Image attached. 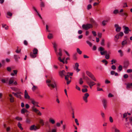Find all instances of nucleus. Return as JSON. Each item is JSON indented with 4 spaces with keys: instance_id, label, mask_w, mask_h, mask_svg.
Returning a JSON list of instances; mask_svg holds the SVG:
<instances>
[{
    "instance_id": "f257e3e1",
    "label": "nucleus",
    "mask_w": 132,
    "mask_h": 132,
    "mask_svg": "<svg viewBox=\"0 0 132 132\" xmlns=\"http://www.w3.org/2000/svg\"><path fill=\"white\" fill-rule=\"evenodd\" d=\"M46 83L48 86L49 87H51L53 88H56L57 85L55 81L53 79L50 80L48 79L46 80Z\"/></svg>"
},
{
    "instance_id": "f03ea898",
    "label": "nucleus",
    "mask_w": 132,
    "mask_h": 132,
    "mask_svg": "<svg viewBox=\"0 0 132 132\" xmlns=\"http://www.w3.org/2000/svg\"><path fill=\"white\" fill-rule=\"evenodd\" d=\"M82 28L86 30H87L93 27L92 24L88 23L86 24H83L82 26Z\"/></svg>"
},
{
    "instance_id": "7ed1b4c3",
    "label": "nucleus",
    "mask_w": 132,
    "mask_h": 132,
    "mask_svg": "<svg viewBox=\"0 0 132 132\" xmlns=\"http://www.w3.org/2000/svg\"><path fill=\"white\" fill-rule=\"evenodd\" d=\"M40 128V126L39 125L37 126L34 125L30 126L29 129L31 130L36 131L39 129Z\"/></svg>"
},
{
    "instance_id": "20e7f679",
    "label": "nucleus",
    "mask_w": 132,
    "mask_h": 132,
    "mask_svg": "<svg viewBox=\"0 0 132 132\" xmlns=\"http://www.w3.org/2000/svg\"><path fill=\"white\" fill-rule=\"evenodd\" d=\"M87 75L90 77L91 79L95 81H96L97 80L94 76L90 72L87 71L86 72Z\"/></svg>"
},
{
    "instance_id": "39448f33",
    "label": "nucleus",
    "mask_w": 132,
    "mask_h": 132,
    "mask_svg": "<svg viewBox=\"0 0 132 132\" xmlns=\"http://www.w3.org/2000/svg\"><path fill=\"white\" fill-rule=\"evenodd\" d=\"M89 96V94L88 93H86L85 94L82 96V99L86 103L88 102L87 98Z\"/></svg>"
},
{
    "instance_id": "423d86ee",
    "label": "nucleus",
    "mask_w": 132,
    "mask_h": 132,
    "mask_svg": "<svg viewBox=\"0 0 132 132\" xmlns=\"http://www.w3.org/2000/svg\"><path fill=\"white\" fill-rule=\"evenodd\" d=\"M98 51H100V53L102 55H104L105 54H106L107 52L106 51H104V48L102 47H100L98 48Z\"/></svg>"
},
{
    "instance_id": "0eeeda50",
    "label": "nucleus",
    "mask_w": 132,
    "mask_h": 132,
    "mask_svg": "<svg viewBox=\"0 0 132 132\" xmlns=\"http://www.w3.org/2000/svg\"><path fill=\"white\" fill-rule=\"evenodd\" d=\"M32 109L33 111L36 113L37 114L41 116L42 115L41 113L38 110L35 108L34 106L32 107Z\"/></svg>"
},
{
    "instance_id": "6e6552de",
    "label": "nucleus",
    "mask_w": 132,
    "mask_h": 132,
    "mask_svg": "<svg viewBox=\"0 0 132 132\" xmlns=\"http://www.w3.org/2000/svg\"><path fill=\"white\" fill-rule=\"evenodd\" d=\"M123 28L124 29V32L125 34H128L129 31H131V30L129 29L128 27L123 26Z\"/></svg>"
},
{
    "instance_id": "1a4fd4ad",
    "label": "nucleus",
    "mask_w": 132,
    "mask_h": 132,
    "mask_svg": "<svg viewBox=\"0 0 132 132\" xmlns=\"http://www.w3.org/2000/svg\"><path fill=\"white\" fill-rule=\"evenodd\" d=\"M87 83L88 85H90L94 86L96 84L95 82L92 81L88 77H87Z\"/></svg>"
},
{
    "instance_id": "9d476101",
    "label": "nucleus",
    "mask_w": 132,
    "mask_h": 132,
    "mask_svg": "<svg viewBox=\"0 0 132 132\" xmlns=\"http://www.w3.org/2000/svg\"><path fill=\"white\" fill-rule=\"evenodd\" d=\"M21 92H18L16 93H14L13 92L12 94H14V95L16 97L19 98H21V95L20 94H21Z\"/></svg>"
},
{
    "instance_id": "9b49d317",
    "label": "nucleus",
    "mask_w": 132,
    "mask_h": 132,
    "mask_svg": "<svg viewBox=\"0 0 132 132\" xmlns=\"http://www.w3.org/2000/svg\"><path fill=\"white\" fill-rule=\"evenodd\" d=\"M79 65L78 63H76L75 64V65L73 67L74 70H75L77 72H78L80 70L78 68Z\"/></svg>"
},
{
    "instance_id": "f8f14e48",
    "label": "nucleus",
    "mask_w": 132,
    "mask_h": 132,
    "mask_svg": "<svg viewBox=\"0 0 132 132\" xmlns=\"http://www.w3.org/2000/svg\"><path fill=\"white\" fill-rule=\"evenodd\" d=\"M102 102L103 104V106L105 109L107 107V100L105 99H103L102 100Z\"/></svg>"
},
{
    "instance_id": "ddd939ff",
    "label": "nucleus",
    "mask_w": 132,
    "mask_h": 132,
    "mask_svg": "<svg viewBox=\"0 0 132 132\" xmlns=\"http://www.w3.org/2000/svg\"><path fill=\"white\" fill-rule=\"evenodd\" d=\"M114 27L116 28V30L117 32H120L121 29V27L117 24H115Z\"/></svg>"
},
{
    "instance_id": "4468645a",
    "label": "nucleus",
    "mask_w": 132,
    "mask_h": 132,
    "mask_svg": "<svg viewBox=\"0 0 132 132\" xmlns=\"http://www.w3.org/2000/svg\"><path fill=\"white\" fill-rule=\"evenodd\" d=\"M52 44L53 45V47L54 49L55 52L56 53V55H57V45L55 42H53V43H52Z\"/></svg>"
},
{
    "instance_id": "2eb2a0df",
    "label": "nucleus",
    "mask_w": 132,
    "mask_h": 132,
    "mask_svg": "<svg viewBox=\"0 0 132 132\" xmlns=\"http://www.w3.org/2000/svg\"><path fill=\"white\" fill-rule=\"evenodd\" d=\"M59 73V75L61 77H63L64 76H65L66 75V72L64 70L60 71Z\"/></svg>"
},
{
    "instance_id": "dca6fc26",
    "label": "nucleus",
    "mask_w": 132,
    "mask_h": 132,
    "mask_svg": "<svg viewBox=\"0 0 132 132\" xmlns=\"http://www.w3.org/2000/svg\"><path fill=\"white\" fill-rule=\"evenodd\" d=\"M24 97L26 99H29L30 98V96L28 95V93L26 90H25Z\"/></svg>"
},
{
    "instance_id": "f3484780",
    "label": "nucleus",
    "mask_w": 132,
    "mask_h": 132,
    "mask_svg": "<svg viewBox=\"0 0 132 132\" xmlns=\"http://www.w3.org/2000/svg\"><path fill=\"white\" fill-rule=\"evenodd\" d=\"M38 120L39 123L42 126H43L44 125V120L43 119L40 118H39Z\"/></svg>"
},
{
    "instance_id": "a211bd4d",
    "label": "nucleus",
    "mask_w": 132,
    "mask_h": 132,
    "mask_svg": "<svg viewBox=\"0 0 132 132\" xmlns=\"http://www.w3.org/2000/svg\"><path fill=\"white\" fill-rule=\"evenodd\" d=\"M14 81V78L13 77H11L9 80L8 84L9 85L12 84Z\"/></svg>"
},
{
    "instance_id": "6ab92c4d",
    "label": "nucleus",
    "mask_w": 132,
    "mask_h": 132,
    "mask_svg": "<svg viewBox=\"0 0 132 132\" xmlns=\"http://www.w3.org/2000/svg\"><path fill=\"white\" fill-rule=\"evenodd\" d=\"M129 65V62L128 61H125L124 63L123 68H126Z\"/></svg>"
},
{
    "instance_id": "aec40b11",
    "label": "nucleus",
    "mask_w": 132,
    "mask_h": 132,
    "mask_svg": "<svg viewBox=\"0 0 132 132\" xmlns=\"http://www.w3.org/2000/svg\"><path fill=\"white\" fill-rule=\"evenodd\" d=\"M31 102L34 105H36V106L38 107H39V106L38 105L39 103L33 100H31Z\"/></svg>"
},
{
    "instance_id": "412c9836",
    "label": "nucleus",
    "mask_w": 132,
    "mask_h": 132,
    "mask_svg": "<svg viewBox=\"0 0 132 132\" xmlns=\"http://www.w3.org/2000/svg\"><path fill=\"white\" fill-rule=\"evenodd\" d=\"M112 128L114 130V132H121L120 130L117 128L115 126H114Z\"/></svg>"
},
{
    "instance_id": "4be33fe9",
    "label": "nucleus",
    "mask_w": 132,
    "mask_h": 132,
    "mask_svg": "<svg viewBox=\"0 0 132 132\" xmlns=\"http://www.w3.org/2000/svg\"><path fill=\"white\" fill-rule=\"evenodd\" d=\"M21 112L22 114H24L25 113H27L28 112V111L24 108L22 109L21 110Z\"/></svg>"
},
{
    "instance_id": "5701e85b",
    "label": "nucleus",
    "mask_w": 132,
    "mask_h": 132,
    "mask_svg": "<svg viewBox=\"0 0 132 132\" xmlns=\"http://www.w3.org/2000/svg\"><path fill=\"white\" fill-rule=\"evenodd\" d=\"M2 25V28H4L6 30H7L8 29L9 27L6 24L3 23Z\"/></svg>"
},
{
    "instance_id": "b1692460",
    "label": "nucleus",
    "mask_w": 132,
    "mask_h": 132,
    "mask_svg": "<svg viewBox=\"0 0 132 132\" xmlns=\"http://www.w3.org/2000/svg\"><path fill=\"white\" fill-rule=\"evenodd\" d=\"M58 59L60 61V62L63 63V64H64L65 63V58H63L62 59H61V57L60 56L58 57Z\"/></svg>"
},
{
    "instance_id": "393cba45",
    "label": "nucleus",
    "mask_w": 132,
    "mask_h": 132,
    "mask_svg": "<svg viewBox=\"0 0 132 132\" xmlns=\"http://www.w3.org/2000/svg\"><path fill=\"white\" fill-rule=\"evenodd\" d=\"M90 22L92 23L93 24L96 26L97 25V24L94 20L93 19H91L90 20Z\"/></svg>"
},
{
    "instance_id": "a878e982",
    "label": "nucleus",
    "mask_w": 132,
    "mask_h": 132,
    "mask_svg": "<svg viewBox=\"0 0 132 132\" xmlns=\"http://www.w3.org/2000/svg\"><path fill=\"white\" fill-rule=\"evenodd\" d=\"M30 56L32 58H34L36 57V54L32 52L30 53Z\"/></svg>"
},
{
    "instance_id": "bb28decb",
    "label": "nucleus",
    "mask_w": 132,
    "mask_h": 132,
    "mask_svg": "<svg viewBox=\"0 0 132 132\" xmlns=\"http://www.w3.org/2000/svg\"><path fill=\"white\" fill-rule=\"evenodd\" d=\"M110 20V19L107 20H104L102 22V25L103 26H105L106 24V23L108 22Z\"/></svg>"
},
{
    "instance_id": "cd10ccee",
    "label": "nucleus",
    "mask_w": 132,
    "mask_h": 132,
    "mask_svg": "<svg viewBox=\"0 0 132 132\" xmlns=\"http://www.w3.org/2000/svg\"><path fill=\"white\" fill-rule=\"evenodd\" d=\"M9 78H6L5 79H2L1 81L2 83H7V81L8 80Z\"/></svg>"
},
{
    "instance_id": "c85d7f7f",
    "label": "nucleus",
    "mask_w": 132,
    "mask_h": 132,
    "mask_svg": "<svg viewBox=\"0 0 132 132\" xmlns=\"http://www.w3.org/2000/svg\"><path fill=\"white\" fill-rule=\"evenodd\" d=\"M38 50L37 48H35L33 50V52L32 53L36 54H37L38 53Z\"/></svg>"
},
{
    "instance_id": "c756f323",
    "label": "nucleus",
    "mask_w": 132,
    "mask_h": 132,
    "mask_svg": "<svg viewBox=\"0 0 132 132\" xmlns=\"http://www.w3.org/2000/svg\"><path fill=\"white\" fill-rule=\"evenodd\" d=\"M49 122L53 124H54L55 123L54 120L53 119L50 118L49 120Z\"/></svg>"
},
{
    "instance_id": "7c9ffc66",
    "label": "nucleus",
    "mask_w": 132,
    "mask_h": 132,
    "mask_svg": "<svg viewBox=\"0 0 132 132\" xmlns=\"http://www.w3.org/2000/svg\"><path fill=\"white\" fill-rule=\"evenodd\" d=\"M17 125L18 127L21 130H23V128L22 127L21 124L19 122L18 123Z\"/></svg>"
},
{
    "instance_id": "2f4dec72",
    "label": "nucleus",
    "mask_w": 132,
    "mask_h": 132,
    "mask_svg": "<svg viewBox=\"0 0 132 132\" xmlns=\"http://www.w3.org/2000/svg\"><path fill=\"white\" fill-rule=\"evenodd\" d=\"M59 52L58 53L57 52V55H58L61 56L62 55L61 50V49H59Z\"/></svg>"
},
{
    "instance_id": "473e14b6",
    "label": "nucleus",
    "mask_w": 132,
    "mask_h": 132,
    "mask_svg": "<svg viewBox=\"0 0 132 132\" xmlns=\"http://www.w3.org/2000/svg\"><path fill=\"white\" fill-rule=\"evenodd\" d=\"M53 38V35H52L51 34H49L48 35V38L49 39H52Z\"/></svg>"
},
{
    "instance_id": "72a5a7b5",
    "label": "nucleus",
    "mask_w": 132,
    "mask_h": 132,
    "mask_svg": "<svg viewBox=\"0 0 132 132\" xmlns=\"http://www.w3.org/2000/svg\"><path fill=\"white\" fill-rule=\"evenodd\" d=\"M127 44V42L126 40L123 41L121 43L122 45L124 46Z\"/></svg>"
},
{
    "instance_id": "f704fd0d",
    "label": "nucleus",
    "mask_w": 132,
    "mask_h": 132,
    "mask_svg": "<svg viewBox=\"0 0 132 132\" xmlns=\"http://www.w3.org/2000/svg\"><path fill=\"white\" fill-rule=\"evenodd\" d=\"M77 52L79 54H81L82 53V52L80 50L79 48H77Z\"/></svg>"
},
{
    "instance_id": "c9c22d12",
    "label": "nucleus",
    "mask_w": 132,
    "mask_h": 132,
    "mask_svg": "<svg viewBox=\"0 0 132 132\" xmlns=\"http://www.w3.org/2000/svg\"><path fill=\"white\" fill-rule=\"evenodd\" d=\"M118 52L120 53V56H122L123 55V53L121 50H119Z\"/></svg>"
},
{
    "instance_id": "e433bc0d",
    "label": "nucleus",
    "mask_w": 132,
    "mask_h": 132,
    "mask_svg": "<svg viewBox=\"0 0 132 132\" xmlns=\"http://www.w3.org/2000/svg\"><path fill=\"white\" fill-rule=\"evenodd\" d=\"M12 13H11V12H9L7 13L6 17L7 18H9V17L7 16V15H9L10 16H12Z\"/></svg>"
},
{
    "instance_id": "4c0bfd02",
    "label": "nucleus",
    "mask_w": 132,
    "mask_h": 132,
    "mask_svg": "<svg viewBox=\"0 0 132 132\" xmlns=\"http://www.w3.org/2000/svg\"><path fill=\"white\" fill-rule=\"evenodd\" d=\"M119 13V11L117 9L113 11V14H117Z\"/></svg>"
},
{
    "instance_id": "58836bf2",
    "label": "nucleus",
    "mask_w": 132,
    "mask_h": 132,
    "mask_svg": "<svg viewBox=\"0 0 132 132\" xmlns=\"http://www.w3.org/2000/svg\"><path fill=\"white\" fill-rule=\"evenodd\" d=\"M83 83V81L81 78H80L79 81V83L80 85H82Z\"/></svg>"
},
{
    "instance_id": "ea45409f",
    "label": "nucleus",
    "mask_w": 132,
    "mask_h": 132,
    "mask_svg": "<svg viewBox=\"0 0 132 132\" xmlns=\"http://www.w3.org/2000/svg\"><path fill=\"white\" fill-rule=\"evenodd\" d=\"M86 43L89 45L90 47H91L92 46V44L89 41L87 40L86 41Z\"/></svg>"
},
{
    "instance_id": "a19ab883",
    "label": "nucleus",
    "mask_w": 132,
    "mask_h": 132,
    "mask_svg": "<svg viewBox=\"0 0 132 132\" xmlns=\"http://www.w3.org/2000/svg\"><path fill=\"white\" fill-rule=\"evenodd\" d=\"M115 38L117 39V40H116L115 39V40L116 42H117V40L119 38V36L118 34H117L115 36Z\"/></svg>"
},
{
    "instance_id": "79ce46f5",
    "label": "nucleus",
    "mask_w": 132,
    "mask_h": 132,
    "mask_svg": "<svg viewBox=\"0 0 132 132\" xmlns=\"http://www.w3.org/2000/svg\"><path fill=\"white\" fill-rule=\"evenodd\" d=\"M82 91L83 93H86L87 92L88 90L87 88H82Z\"/></svg>"
},
{
    "instance_id": "37998d69",
    "label": "nucleus",
    "mask_w": 132,
    "mask_h": 132,
    "mask_svg": "<svg viewBox=\"0 0 132 132\" xmlns=\"http://www.w3.org/2000/svg\"><path fill=\"white\" fill-rule=\"evenodd\" d=\"M37 88V86L33 85V87L32 88V89L33 91H34Z\"/></svg>"
},
{
    "instance_id": "c03bdc74",
    "label": "nucleus",
    "mask_w": 132,
    "mask_h": 132,
    "mask_svg": "<svg viewBox=\"0 0 132 132\" xmlns=\"http://www.w3.org/2000/svg\"><path fill=\"white\" fill-rule=\"evenodd\" d=\"M15 119L18 120H22V118L21 117H15Z\"/></svg>"
},
{
    "instance_id": "a18cd8bd",
    "label": "nucleus",
    "mask_w": 132,
    "mask_h": 132,
    "mask_svg": "<svg viewBox=\"0 0 132 132\" xmlns=\"http://www.w3.org/2000/svg\"><path fill=\"white\" fill-rule=\"evenodd\" d=\"M102 62L103 63H105V65H106L108 63V62L105 59L103 60L102 61Z\"/></svg>"
},
{
    "instance_id": "49530a36",
    "label": "nucleus",
    "mask_w": 132,
    "mask_h": 132,
    "mask_svg": "<svg viewBox=\"0 0 132 132\" xmlns=\"http://www.w3.org/2000/svg\"><path fill=\"white\" fill-rule=\"evenodd\" d=\"M92 7V6L90 4H89L87 5V9L88 10H89L90 9H91Z\"/></svg>"
},
{
    "instance_id": "de8ad7c7",
    "label": "nucleus",
    "mask_w": 132,
    "mask_h": 132,
    "mask_svg": "<svg viewBox=\"0 0 132 132\" xmlns=\"http://www.w3.org/2000/svg\"><path fill=\"white\" fill-rule=\"evenodd\" d=\"M118 68L119 71H121L122 70V67L121 65H120L119 66Z\"/></svg>"
},
{
    "instance_id": "09e8293b",
    "label": "nucleus",
    "mask_w": 132,
    "mask_h": 132,
    "mask_svg": "<svg viewBox=\"0 0 132 132\" xmlns=\"http://www.w3.org/2000/svg\"><path fill=\"white\" fill-rule=\"evenodd\" d=\"M119 37L121 36V37H122L123 35V32H120L119 34H118Z\"/></svg>"
},
{
    "instance_id": "8fccbe9b",
    "label": "nucleus",
    "mask_w": 132,
    "mask_h": 132,
    "mask_svg": "<svg viewBox=\"0 0 132 132\" xmlns=\"http://www.w3.org/2000/svg\"><path fill=\"white\" fill-rule=\"evenodd\" d=\"M45 5L44 3L43 2H40V6L41 7H44Z\"/></svg>"
},
{
    "instance_id": "3c124183",
    "label": "nucleus",
    "mask_w": 132,
    "mask_h": 132,
    "mask_svg": "<svg viewBox=\"0 0 132 132\" xmlns=\"http://www.w3.org/2000/svg\"><path fill=\"white\" fill-rule=\"evenodd\" d=\"M62 128L63 130H64L66 129L67 125L66 124H64L63 125Z\"/></svg>"
},
{
    "instance_id": "603ef678",
    "label": "nucleus",
    "mask_w": 132,
    "mask_h": 132,
    "mask_svg": "<svg viewBox=\"0 0 132 132\" xmlns=\"http://www.w3.org/2000/svg\"><path fill=\"white\" fill-rule=\"evenodd\" d=\"M127 85V88H131V86L130 85V84H126Z\"/></svg>"
},
{
    "instance_id": "864d4df0",
    "label": "nucleus",
    "mask_w": 132,
    "mask_h": 132,
    "mask_svg": "<svg viewBox=\"0 0 132 132\" xmlns=\"http://www.w3.org/2000/svg\"><path fill=\"white\" fill-rule=\"evenodd\" d=\"M104 40L103 39H102L101 43V45H104Z\"/></svg>"
},
{
    "instance_id": "5fc2aeb1",
    "label": "nucleus",
    "mask_w": 132,
    "mask_h": 132,
    "mask_svg": "<svg viewBox=\"0 0 132 132\" xmlns=\"http://www.w3.org/2000/svg\"><path fill=\"white\" fill-rule=\"evenodd\" d=\"M97 91H103V90L102 88H100L99 87H97Z\"/></svg>"
},
{
    "instance_id": "6e6d98bb",
    "label": "nucleus",
    "mask_w": 132,
    "mask_h": 132,
    "mask_svg": "<svg viewBox=\"0 0 132 132\" xmlns=\"http://www.w3.org/2000/svg\"><path fill=\"white\" fill-rule=\"evenodd\" d=\"M101 115L103 118H104L105 117V114L103 112H101Z\"/></svg>"
},
{
    "instance_id": "4d7b16f0",
    "label": "nucleus",
    "mask_w": 132,
    "mask_h": 132,
    "mask_svg": "<svg viewBox=\"0 0 132 132\" xmlns=\"http://www.w3.org/2000/svg\"><path fill=\"white\" fill-rule=\"evenodd\" d=\"M57 131V128H55L54 129H52L51 132H56Z\"/></svg>"
},
{
    "instance_id": "13d9d810",
    "label": "nucleus",
    "mask_w": 132,
    "mask_h": 132,
    "mask_svg": "<svg viewBox=\"0 0 132 132\" xmlns=\"http://www.w3.org/2000/svg\"><path fill=\"white\" fill-rule=\"evenodd\" d=\"M75 122L76 123L77 125L78 126L79 125V123L78 122V120L77 119H75Z\"/></svg>"
},
{
    "instance_id": "bf43d9fd",
    "label": "nucleus",
    "mask_w": 132,
    "mask_h": 132,
    "mask_svg": "<svg viewBox=\"0 0 132 132\" xmlns=\"http://www.w3.org/2000/svg\"><path fill=\"white\" fill-rule=\"evenodd\" d=\"M23 43L26 46H27L28 44V42L27 41L25 40H24Z\"/></svg>"
},
{
    "instance_id": "052dcab7",
    "label": "nucleus",
    "mask_w": 132,
    "mask_h": 132,
    "mask_svg": "<svg viewBox=\"0 0 132 132\" xmlns=\"http://www.w3.org/2000/svg\"><path fill=\"white\" fill-rule=\"evenodd\" d=\"M123 77L125 78L126 79L128 77V76L127 74H125L124 75Z\"/></svg>"
},
{
    "instance_id": "680f3d73",
    "label": "nucleus",
    "mask_w": 132,
    "mask_h": 132,
    "mask_svg": "<svg viewBox=\"0 0 132 132\" xmlns=\"http://www.w3.org/2000/svg\"><path fill=\"white\" fill-rule=\"evenodd\" d=\"M127 73H131L132 72V69H127Z\"/></svg>"
},
{
    "instance_id": "e2e57ef3",
    "label": "nucleus",
    "mask_w": 132,
    "mask_h": 132,
    "mask_svg": "<svg viewBox=\"0 0 132 132\" xmlns=\"http://www.w3.org/2000/svg\"><path fill=\"white\" fill-rule=\"evenodd\" d=\"M105 57L106 59H109V54H106L105 56Z\"/></svg>"
},
{
    "instance_id": "0e129e2a",
    "label": "nucleus",
    "mask_w": 132,
    "mask_h": 132,
    "mask_svg": "<svg viewBox=\"0 0 132 132\" xmlns=\"http://www.w3.org/2000/svg\"><path fill=\"white\" fill-rule=\"evenodd\" d=\"M121 15L122 16H126V17L127 16V13H122Z\"/></svg>"
},
{
    "instance_id": "69168bd1",
    "label": "nucleus",
    "mask_w": 132,
    "mask_h": 132,
    "mask_svg": "<svg viewBox=\"0 0 132 132\" xmlns=\"http://www.w3.org/2000/svg\"><path fill=\"white\" fill-rule=\"evenodd\" d=\"M109 120L110 122H112L113 121V119L111 117H109Z\"/></svg>"
},
{
    "instance_id": "338daca9",
    "label": "nucleus",
    "mask_w": 132,
    "mask_h": 132,
    "mask_svg": "<svg viewBox=\"0 0 132 132\" xmlns=\"http://www.w3.org/2000/svg\"><path fill=\"white\" fill-rule=\"evenodd\" d=\"M111 68L113 70H115L116 69V67L115 65H113L111 66Z\"/></svg>"
},
{
    "instance_id": "774afa93",
    "label": "nucleus",
    "mask_w": 132,
    "mask_h": 132,
    "mask_svg": "<svg viewBox=\"0 0 132 132\" xmlns=\"http://www.w3.org/2000/svg\"><path fill=\"white\" fill-rule=\"evenodd\" d=\"M92 32L94 36H96L97 34L95 31H92Z\"/></svg>"
}]
</instances>
